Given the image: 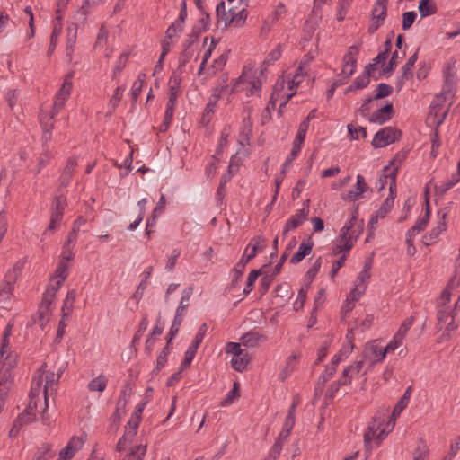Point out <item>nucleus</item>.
Wrapping results in <instances>:
<instances>
[{"label": "nucleus", "mask_w": 460, "mask_h": 460, "mask_svg": "<svg viewBox=\"0 0 460 460\" xmlns=\"http://www.w3.org/2000/svg\"><path fill=\"white\" fill-rule=\"evenodd\" d=\"M402 131L394 127H385L377 131L372 140L375 148L385 147L400 139Z\"/></svg>", "instance_id": "obj_1"}, {"label": "nucleus", "mask_w": 460, "mask_h": 460, "mask_svg": "<svg viewBox=\"0 0 460 460\" xmlns=\"http://www.w3.org/2000/svg\"><path fill=\"white\" fill-rule=\"evenodd\" d=\"M361 43L352 45L343 57V67L341 75L344 80H348L355 72L357 67V56L359 52Z\"/></svg>", "instance_id": "obj_2"}, {"label": "nucleus", "mask_w": 460, "mask_h": 460, "mask_svg": "<svg viewBox=\"0 0 460 460\" xmlns=\"http://www.w3.org/2000/svg\"><path fill=\"white\" fill-rule=\"evenodd\" d=\"M73 73L66 75L61 88L57 93L53 103L52 117L57 115L63 109L67 98L69 97L73 86L71 81Z\"/></svg>", "instance_id": "obj_3"}, {"label": "nucleus", "mask_w": 460, "mask_h": 460, "mask_svg": "<svg viewBox=\"0 0 460 460\" xmlns=\"http://www.w3.org/2000/svg\"><path fill=\"white\" fill-rule=\"evenodd\" d=\"M66 206V198L65 195L62 193L56 195L51 206L50 222L47 231H53L56 227V224L62 220Z\"/></svg>", "instance_id": "obj_4"}, {"label": "nucleus", "mask_w": 460, "mask_h": 460, "mask_svg": "<svg viewBox=\"0 0 460 460\" xmlns=\"http://www.w3.org/2000/svg\"><path fill=\"white\" fill-rule=\"evenodd\" d=\"M385 356V349L379 346L376 341L368 342L363 352L364 359L369 360L372 364L383 361Z\"/></svg>", "instance_id": "obj_5"}, {"label": "nucleus", "mask_w": 460, "mask_h": 460, "mask_svg": "<svg viewBox=\"0 0 460 460\" xmlns=\"http://www.w3.org/2000/svg\"><path fill=\"white\" fill-rule=\"evenodd\" d=\"M226 88V86L216 87L213 90L211 96L209 97L208 102L206 105V108L203 111L201 121L203 124H208L212 119V115L214 114V109L217 105V102L221 97L222 91Z\"/></svg>", "instance_id": "obj_6"}, {"label": "nucleus", "mask_w": 460, "mask_h": 460, "mask_svg": "<svg viewBox=\"0 0 460 460\" xmlns=\"http://www.w3.org/2000/svg\"><path fill=\"white\" fill-rule=\"evenodd\" d=\"M390 194L376 210L377 217L384 218L393 208L394 201L396 197L395 172L392 174V181L389 186Z\"/></svg>", "instance_id": "obj_7"}, {"label": "nucleus", "mask_w": 460, "mask_h": 460, "mask_svg": "<svg viewBox=\"0 0 460 460\" xmlns=\"http://www.w3.org/2000/svg\"><path fill=\"white\" fill-rule=\"evenodd\" d=\"M309 214L308 205L293 215L286 223L283 229V236H287L289 231L295 230L307 218Z\"/></svg>", "instance_id": "obj_8"}, {"label": "nucleus", "mask_w": 460, "mask_h": 460, "mask_svg": "<svg viewBox=\"0 0 460 460\" xmlns=\"http://www.w3.org/2000/svg\"><path fill=\"white\" fill-rule=\"evenodd\" d=\"M366 190L367 183L365 181V178L361 174H358L357 176V182L354 188L348 193L341 194V199L349 202L356 201L362 197V194L366 191Z\"/></svg>", "instance_id": "obj_9"}, {"label": "nucleus", "mask_w": 460, "mask_h": 460, "mask_svg": "<svg viewBox=\"0 0 460 460\" xmlns=\"http://www.w3.org/2000/svg\"><path fill=\"white\" fill-rule=\"evenodd\" d=\"M84 441L83 437H72L67 445L60 450L58 456H63L66 460L72 459L75 452L83 447Z\"/></svg>", "instance_id": "obj_10"}, {"label": "nucleus", "mask_w": 460, "mask_h": 460, "mask_svg": "<svg viewBox=\"0 0 460 460\" xmlns=\"http://www.w3.org/2000/svg\"><path fill=\"white\" fill-rule=\"evenodd\" d=\"M394 112V107L392 103H387L384 107L374 111L369 118V122L382 125L386 121L390 120Z\"/></svg>", "instance_id": "obj_11"}, {"label": "nucleus", "mask_w": 460, "mask_h": 460, "mask_svg": "<svg viewBox=\"0 0 460 460\" xmlns=\"http://www.w3.org/2000/svg\"><path fill=\"white\" fill-rule=\"evenodd\" d=\"M248 71H243V74L235 80L232 92L237 91V86L240 84H247V90L250 94L255 93L261 88V82L259 80H250Z\"/></svg>", "instance_id": "obj_12"}, {"label": "nucleus", "mask_w": 460, "mask_h": 460, "mask_svg": "<svg viewBox=\"0 0 460 460\" xmlns=\"http://www.w3.org/2000/svg\"><path fill=\"white\" fill-rule=\"evenodd\" d=\"M314 242L311 239L303 241L299 245L298 251L291 257L290 263L296 265L302 261L312 252Z\"/></svg>", "instance_id": "obj_13"}, {"label": "nucleus", "mask_w": 460, "mask_h": 460, "mask_svg": "<svg viewBox=\"0 0 460 460\" xmlns=\"http://www.w3.org/2000/svg\"><path fill=\"white\" fill-rule=\"evenodd\" d=\"M267 337L258 332H249L243 334L241 338L242 343L247 347H256L261 343L265 342Z\"/></svg>", "instance_id": "obj_14"}, {"label": "nucleus", "mask_w": 460, "mask_h": 460, "mask_svg": "<svg viewBox=\"0 0 460 460\" xmlns=\"http://www.w3.org/2000/svg\"><path fill=\"white\" fill-rule=\"evenodd\" d=\"M418 59V50L409 58L406 64L402 66V77L397 82V90L400 91L402 88L404 81L409 79L411 75V70Z\"/></svg>", "instance_id": "obj_15"}, {"label": "nucleus", "mask_w": 460, "mask_h": 460, "mask_svg": "<svg viewBox=\"0 0 460 460\" xmlns=\"http://www.w3.org/2000/svg\"><path fill=\"white\" fill-rule=\"evenodd\" d=\"M185 312L183 311V305L178 306L176 309L175 316L173 318L172 326L169 332V342H172V339L177 335L180 326L183 321Z\"/></svg>", "instance_id": "obj_16"}, {"label": "nucleus", "mask_w": 460, "mask_h": 460, "mask_svg": "<svg viewBox=\"0 0 460 460\" xmlns=\"http://www.w3.org/2000/svg\"><path fill=\"white\" fill-rule=\"evenodd\" d=\"M430 217V207H429V198L426 199V208H425V214L421 218H419L415 225L410 228L409 230L411 232V234H418L420 232L424 230L429 223Z\"/></svg>", "instance_id": "obj_17"}, {"label": "nucleus", "mask_w": 460, "mask_h": 460, "mask_svg": "<svg viewBox=\"0 0 460 460\" xmlns=\"http://www.w3.org/2000/svg\"><path fill=\"white\" fill-rule=\"evenodd\" d=\"M76 165H77L76 158L70 157L67 160L66 164V166L63 170V172L61 174V177H60V184L63 187H66L68 185L70 179L73 175V172H74L75 168L76 167Z\"/></svg>", "instance_id": "obj_18"}, {"label": "nucleus", "mask_w": 460, "mask_h": 460, "mask_svg": "<svg viewBox=\"0 0 460 460\" xmlns=\"http://www.w3.org/2000/svg\"><path fill=\"white\" fill-rule=\"evenodd\" d=\"M5 282L0 288V297L3 299L7 298L13 289V285L16 280V275L13 271H9L5 276Z\"/></svg>", "instance_id": "obj_19"}, {"label": "nucleus", "mask_w": 460, "mask_h": 460, "mask_svg": "<svg viewBox=\"0 0 460 460\" xmlns=\"http://www.w3.org/2000/svg\"><path fill=\"white\" fill-rule=\"evenodd\" d=\"M386 14L387 0H378L372 10V19L383 22Z\"/></svg>", "instance_id": "obj_20"}, {"label": "nucleus", "mask_w": 460, "mask_h": 460, "mask_svg": "<svg viewBox=\"0 0 460 460\" xmlns=\"http://www.w3.org/2000/svg\"><path fill=\"white\" fill-rule=\"evenodd\" d=\"M353 247V243L349 240H342L339 238L336 240L335 244L332 249V255L337 256L341 253L346 254L351 250Z\"/></svg>", "instance_id": "obj_21"}, {"label": "nucleus", "mask_w": 460, "mask_h": 460, "mask_svg": "<svg viewBox=\"0 0 460 460\" xmlns=\"http://www.w3.org/2000/svg\"><path fill=\"white\" fill-rule=\"evenodd\" d=\"M446 217L447 214L444 213L439 219L438 226L430 230L429 234V242L426 243L427 245L435 243L439 234L447 229Z\"/></svg>", "instance_id": "obj_22"}, {"label": "nucleus", "mask_w": 460, "mask_h": 460, "mask_svg": "<svg viewBox=\"0 0 460 460\" xmlns=\"http://www.w3.org/2000/svg\"><path fill=\"white\" fill-rule=\"evenodd\" d=\"M421 17H427L437 12L434 0H420L418 6Z\"/></svg>", "instance_id": "obj_23"}, {"label": "nucleus", "mask_w": 460, "mask_h": 460, "mask_svg": "<svg viewBox=\"0 0 460 460\" xmlns=\"http://www.w3.org/2000/svg\"><path fill=\"white\" fill-rule=\"evenodd\" d=\"M59 377L60 375L56 376V374L53 372H49L46 375L45 384L43 387L45 410L48 408V392L49 389L53 388V386L57 384Z\"/></svg>", "instance_id": "obj_24"}, {"label": "nucleus", "mask_w": 460, "mask_h": 460, "mask_svg": "<svg viewBox=\"0 0 460 460\" xmlns=\"http://www.w3.org/2000/svg\"><path fill=\"white\" fill-rule=\"evenodd\" d=\"M247 10L245 8H243L238 13H235L233 9V13L231 16L230 21H228V23H231V26L234 28H241L244 25L246 19H247Z\"/></svg>", "instance_id": "obj_25"}, {"label": "nucleus", "mask_w": 460, "mask_h": 460, "mask_svg": "<svg viewBox=\"0 0 460 460\" xmlns=\"http://www.w3.org/2000/svg\"><path fill=\"white\" fill-rule=\"evenodd\" d=\"M171 342H169V339L167 340L165 347L160 352L159 356L156 359V367L152 371L153 375H157L162 367H164L167 362V356L171 351L170 348Z\"/></svg>", "instance_id": "obj_26"}, {"label": "nucleus", "mask_w": 460, "mask_h": 460, "mask_svg": "<svg viewBox=\"0 0 460 460\" xmlns=\"http://www.w3.org/2000/svg\"><path fill=\"white\" fill-rule=\"evenodd\" d=\"M249 360L250 359L248 354H243L242 352L241 354L236 355V357L232 358L231 364L234 370L243 372L244 369H246Z\"/></svg>", "instance_id": "obj_27"}, {"label": "nucleus", "mask_w": 460, "mask_h": 460, "mask_svg": "<svg viewBox=\"0 0 460 460\" xmlns=\"http://www.w3.org/2000/svg\"><path fill=\"white\" fill-rule=\"evenodd\" d=\"M52 446L49 443H43L38 447L37 452L32 460H49L54 454L51 451Z\"/></svg>", "instance_id": "obj_28"}, {"label": "nucleus", "mask_w": 460, "mask_h": 460, "mask_svg": "<svg viewBox=\"0 0 460 460\" xmlns=\"http://www.w3.org/2000/svg\"><path fill=\"white\" fill-rule=\"evenodd\" d=\"M267 265H263L261 269L260 270H252L249 275H248V278H247V282H246V285L243 288V294L244 295H248L252 292V290L253 289V285H254V282L256 281V279H258V277L262 274V271H263V269L266 268Z\"/></svg>", "instance_id": "obj_29"}, {"label": "nucleus", "mask_w": 460, "mask_h": 460, "mask_svg": "<svg viewBox=\"0 0 460 460\" xmlns=\"http://www.w3.org/2000/svg\"><path fill=\"white\" fill-rule=\"evenodd\" d=\"M108 379L105 376L100 375L96 378L91 380L87 385L88 389L92 392H102L107 386Z\"/></svg>", "instance_id": "obj_30"}, {"label": "nucleus", "mask_w": 460, "mask_h": 460, "mask_svg": "<svg viewBox=\"0 0 460 460\" xmlns=\"http://www.w3.org/2000/svg\"><path fill=\"white\" fill-rule=\"evenodd\" d=\"M385 432L382 430L378 435H376V430L374 426H369L367 428V432L364 434V442L367 447V449H369L370 442L374 439V438L377 440L376 445L378 446L380 441L384 438Z\"/></svg>", "instance_id": "obj_31"}, {"label": "nucleus", "mask_w": 460, "mask_h": 460, "mask_svg": "<svg viewBox=\"0 0 460 460\" xmlns=\"http://www.w3.org/2000/svg\"><path fill=\"white\" fill-rule=\"evenodd\" d=\"M181 79L174 73L169 80V100L176 102L179 89H180Z\"/></svg>", "instance_id": "obj_32"}, {"label": "nucleus", "mask_w": 460, "mask_h": 460, "mask_svg": "<svg viewBox=\"0 0 460 460\" xmlns=\"http://www.w3.org/2000/svg\"><path fill=\"white\" fill-rule=\"evenodd\" d=\"M49 312L47 309L39 307L36 315L31 317V324L39 323L40 328L43 329L49 320Z\"/></svg>", "instance_id": "obj_33"}, {"label": "nucleus", "mask_w": 460, "mask_h": 460, "mask_svg": "<svg viewBox=\"0 0 460 460\" xmlns=\"http://www.w3.org/2000/svg\"><path fill=\"white\" fill-rule=\"evenodd\" d=\"M299 358L300 355L293 354L287 358L286 366L280 373L282 380L286 379L292 373Z\"/></svg>", "instance_id": "obj_34"}, {"label": "nucleus", "mask_w": 460, "mask_h": 460, "mask_svg": "<svg viewBox=\"0 0 460 460\" xmlns=\"http://www.w3.org/2000/svg\"><path fill=\"white\" fill-rule=\"evenodd\" d=\"M75 296L76 292L75 289H72L67 292L62 306L63 317L67 316L72 312Z\"/></svg>", "instance_id": "obj_35"}, {"label": "nucleus", "mask_w": 460, "mask_h": 460, "mask_svg": "<svg viewBox=\"0 0 460 460\" xmlns=\"http://www.w3.org/2000/svg\"><path fill=\"white\" fill-rule=\"evenodd\" d=\"M31 407H27L18 417L14 420V423L18 424L21 429L29 423L35 420V417L31 416Z\"/></svg>", "instance_id": "obj_36"}, {"label": "nucleus", "mask_w": 460, "mask_h": 460, "mask_svg": "<svg viewBox=\"0 0 460 460\" xmlns=\"http://www.w3.org/2000/svg\"><path fill=\"white\" fill-rule=\"evenodd\" d=\"M356 220V215H353L350 220L341 229L339 238L351 241L352 238L356 239L358 237L357 235L354 236L353 233H349L350 229L354 226Z\"/></svg>", "instance_id": "obj_37"}, {"label": "nucleus", "mask_w": 460, "mask_h": 460, "mask_svg": "<svg viewBox=\"0 0 460 460\" xmlns=\"http://www.w3.org/2000/svg\"><path fill=\"white\" fill-rule=\"evenodd\" d=\"M132 394V387H131V384L129 381H127L124 385V387L120 393V395L118 399V402L117 403L119 404V407H122V410L125 409L126 407V404L128 403L129 398H130V395Z\"/></svg>", "instance_id": "obj_38"}, {"label": "nucleus", "mask_w": 460, "mask_h": 460, "mask_svg": "<svg viewBox=\"0 0 460 460\" xmlns=\"http://www.w3.org/2000/svg\"><path fill=\"white\" fill-rule=\"evenodd\" d=\"M336 373V368L333 366H326L324 371L320 376L316 389H323L324 385Z\"/></svg>", "instance_id": "obj_39"}, {"label": "nucleus", "mask_w": 460, "mask_h": 460, "mask_svg": "<svg viewBox=\"0 0 460 460\" xmlns=\"http://www.w3.org/2000/svg\"><path fill=\"white\" fill-rule=\"evenodd\" d=\"M252 243H253V245L252 246L251 252L249 254H252V257L254 258L259 250L261 251L264 249L265 239L261 235L252 238L250 244L245 249V252H244L245 253L247 252L248 249L251 247Z\"/></svg>", "instance_id": "obj_40"}, {"label": "nucleus", "mask_w": 460, "mask_h": 460, "mask_svg": "<svg viewBox=\"0 0 460 460\" xmlns=\"http://www.w3.org/2000/svg\"><path fill=\"white\" fill-rule=\"evenodd\" d=\"M446 102V97L437 95L430 105V111L429 117H438V112L441 111Z\"/></svg>", "instance_id": "obj_41"}, {"label": "nucleus", "mask_w": 460, "mask_h": 460, "mask_svg": "<svg viewBox=\"0 0 460 460\" xmlns=\"http://www.w3.org/2000/svg\"><path fill=\"white\" fill-rule=\"evenodd\" d=\"M146 452V446L138 445L133 448L124 460H142Z\"/></svg>", "instance_id": "obj_42"}, {"label": "nucleus", "mask_w": 460, "mask_h": 460, "mask_svg": "<svg viewBox=\"0 0 460 460\" xmlns=\"http://www.w3.org/2000/svg\"><path fill=\"white\" fill-rule=\"evenodd\" d=\"M308 288H309V284H305V285L302 286V288H300L298 295H297V299L294 303V310L295 311H298L301 308H303V306L305 303V300H306V294H307Z\"/></svg>", "instance_id": "obj_43"}, {"label": "nucleus", "mask_w": 460, "mask_h": 460, "mask_svg": "<svg viewBox=\"0 0 460 460\" xmlns=\"http://www.w3.org/2000/svg\"><path fill=\"white\" fill-rule=\"evenodd\" d=\"M43 376L40 375L39 377H34L31 383V388L30 392V397H37L41 392H43Z\"/></svg>", "instance_id": "obj_44"}, {"label": "nucleus", "mask_w": 460, "mask_h": 460, "mask_svg": "<svg viewBox=\"0 0 460 460\" xmlns=\"http://www.w3.org/2000/svg\"><path fill=\"white\" fill-rule=\"evenodd\" d=\"M413 322H414L413 316H410L403 321V323L401 324L399 330L394 334L395 336H397V339H402L403 341V339L405 338V336L407 334V332L410 330V328L413 324Z\"/></svg>", "instance_id": "obj_45"}, {"label": "nucleus", "mask_w": 460, "mask_h": 460, "mask_svg": "<svg viewBox=\"0 0 460 460\" xmlns=\"http://www.w3.org/2000/svg\"><path fill=\"white\" fill-rule=\"evenodd\" d=\"M393 92V87L387 84L381 83L376 86V93L374 97L375 100L383 99L389 96Z\"/></svg>", "instance_id": "obj_46"}, {"label": "nucleus", "mask_w": 460, "mask_h": 460, "mask_svg": "<svg viewBox=\"0 0 460 460\" xmlns=\"http://www.w3.org/2000/svg\"><path fill=\"white\" fill-rule=\"evenodd\" d=\"M438 95L446 97V102L453 99V97L455 95L453 84L449 80L447 75L446 76V80H445V84L443 85L442 92Z\"/></svg>", "instance_id": "obj_47"}, {"label": "nucleus", "mask_w": 460, "mask_h": 460, "mask_svg": "<svg viewBox=\"0 0 460 460\" xmlns=\"http://www.w3.org/2000/svg\"><path fill=\"white\" fill-rule=\"evenodd\" d=\"M357 367H358V366H349L343 370L342 375L337 380L341 386L348 385L351 383L352 378L349 376V372L358 371Z\"/></svg>", "instance_id": "obj_48"}, {"label": "nucleus", "mask_w": 460, "mask_h": 460, "mask_svg": "<svg viewBox=\"0 0 460 460\" xmlns=\"http://www.w3.org/2000/svg\"><path fill=\"white\" fill-rule=\"evenodd\" d=\"M239 397H240L239 383L234 382L232 390H230L228 392L226 397L223 400L222 405L231 404L234 399H237Z\"/></svg>", "instance_id": "obj_49"}, {"label": "nucleus", "mask_w": 460, "mask_h": 460, "mask_svg": "<svg viewBox=\"0 0 460 460\" xmlns=\"http://www.w3.org/2000/svg\"><path fill=\"white\" fill-rule=\"evenodd\" d=\"M124 90H125V86H118L116 88V90L114 91V93L111 96L110 102H109V107L111 109V111H115V109L119 105Z\"/></svg>", "instance_id": "obj_50"}, {"label": "nucleus", "mask_w": 460, "mask_h": 460, "mask_svg": "<svg viewBox=\"0 0 460 460\" xmlns=\"http://www.w3.org/2000/svg\"><path fill=\"white\" fill-rule=\"evenodd\" d=\"M417 14L413 11L405 12L402 13V30H409L415 22Z\"/></svg>", "instance_id": "obj_51"}, {"label": "nucleus", "mask_w": 460, "mask_h": 460, "mask_svg": "<svg viewBox=\"0 0 460 460\" xmlns=\"http://www.w3.org/2000/svg\"><path fill=\"white\" fill-rule=\"evenodd\" d=\"M61 31H62L61 25H55V27L52 31L51 36H50V43H49V47L48 49V55H51L52 52L54 51L56 45H57L58 38L61 34Z\"/></svg>", "instance_id": "obj_52"}, {"label": "nucleus", "mask_w": 460, "mask_h": 460, "mask_svg": "<svg viewBox=\"0 0 460 460\" xmlns=\"http://www.w3.org/2000/svg\"><path fill=\"white\" fill-rule=\"evenodd\" d=\"M395 172V176L397 175V172H398V168L397 167H394L388 174H382L380 175L379 179H378V181L376 183V187L378 189V190H382L385 188L387 182H388V180H389V183L392 181V174Z\"/></svg>", "instance_id": "obj_53"}, {"label": "nucleus", "mask_w": 460, "mask_h": 460, "mask_svg": "<svg viewBox=\"0 0 460 460\" xmlns=\"http://www.w3.org/2000/svg\"><path fill=\"white\" fill-rule=\"evenodd\" d=\"M193 54V49L183 48V50L179 56V68L185 66V65L191 59Z\"/></svg>", "instance_id": "obj_54"}, {"label": "nucleus", "mask_w": 460, "mask_h": 460, "mask_svg": "<svg viewBox=\"0 0 460 460\" xmlns=\"http://www.w3.org/2000/svg\"><path fill=\"white\" fill-rule=\"evenodd\" d=\"M348 131L352 139H358L359 134H361L363 138L367 137V130L366 128L358 126L357 128H354L353 125L349 124L348 125Z\"/></svg>", "instance_id": "obj_55"}, {"label": "nucleus", "mask_w": 460, "mask_h": 460, "mask_svg": "<svg viewBox=\"0 0 460 460\" xmlns=\"http://www.w3.org/2000/svg\"><path fill=\"white\" fill-rule=\"evenodd\" d=\"M140 419L131 416L126 426V433L128 436L134 437L137 434V429L139 426Z\"/></svg>", "instance_id": "obj_56"}, {"label": "nucleus", "mask_w": 460, "mask_h": 460, "mask_svg": "<svg viewBox=\"0 0 460 460\" xmlns=\"http://www.w3.org/2000/svg\"><path fill=\"white\" fill-rule=\"evenodd\" d=\"M77 34V25L71 24L66 28V45H75Z\"/></svg>", "instance_id": "obj_57"}, {"label": "nucleus", "mask_w": 460, "mask_h": 460, "mask_svg": "<svg viewBox=\"0 0 460 460\" xmlns=\"http://www.w3.org/2000/svg\"><path fill=\"white\" fill-rule=\"evenodd\" d=\"M346 259H347V255L342 254L337 261H335L332 263V270L330 271V277L332 279H334L335 276L338 274L340 269L343 267Z\"/></svg>", "instance_id": "obj_58"}, {"label": "nucleus", "mask_w": 460, "mask_h": 460, "mask_svg": "<svg viewBox=\"0 0 460 460\" xmlns=\"http://www.w3.org/2000/svg\"><path fill=\"white\" fill-rule=\"evenodd\" d=\"M193 293V288L191 286L186 288L181 294V298L179 306L183 305V311L185 312L189 306V301Z\"/></svg>", "instance_id": "obj_59"}, {"label": "nucleus", "mask_w": 460, "mask_h": 460, "mask_svg": "<svg viewBox=\"0 0 460 460\" xmlns=\"http://www.w3.org/2000/svg\"><path fill=\"white\" fill-rule=\"evenodd\" d=\"M8 228V216L6 211L0 212V241L4 237Z\"/></svg>", "instance_id": "obj_60"}, {"label": "nucleus", "mask_w": 460, "mask_h": 460, "mask_svg": "<svg viewBox=\"0 0 460 460\" xmlns=\"http://www.w3.org/2000/svg\"><path fill=\"white\" fill-rule=\"evenodd\" d=\"M147 326H148V321H147V316L145 315L140 323H139V325H138V328H137V331L132 340V343L135 344L137 341H139L141 335L145 332V331L147 329Z\"/></svg>", "instance_id": "obj_61"}, {"label": "nucleus", "mask_w": 460, "mask_h": 460, "mask_svg": "<svg viewBox=\"0 0 460 460\" xmlns=\"http://www.w3.org/2000/svg\"><path fill=\"white\" fill-rule=\"evenodd\" d=\"M243 268L241 267V265H235L234 269L232 270L233 272V279L231 281V288H235L239 281L241 280V278L244 272Z\"/></svg>", "instance_id": "obj_62"}, {"label": "nucleus", "mask_w": 460, "mask_h": 460, "mask_svg": "<svg viewBox=\"0 0 460 460\" xmlns=\"http://www.w3.org/2000/svg\"><path fill=\"white\" fill-rule=\"evenodd\" d=\"M283 448V441L281 437H278L274 445L272 446L269 456L272 459H276L281 453Z\"/></svg>", "instance_id": "obj_63"}, {"label": "nucleus", "mask_w": 460, "mask_h": 460, "mask_svg": "<svg viewBox=\"0 0 460 460\" xmlns=\"http://www.w3.org/2000/svg\"><path fill=\"white\" fill-rule=\"evenodd\" d=\"M274 276L265 275L261 279L260 291L262 295L266 294L273 281Z\"/></svg>", "instance_id": "obj_64"}]
</instances>
